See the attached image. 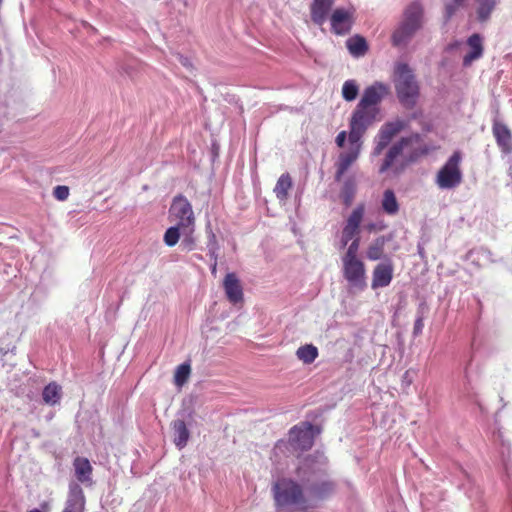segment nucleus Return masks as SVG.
Segmentation results:
<instances>
[{"label": "nucleus", "instance_id": "nucleus-1", "mask_svg": "<svg viewBox=\"0 0 512 512\" xmlns=\"http://www.w3.org/2000/svg\"><path fill=\"white\" fill-rule=\"evenodd\" d=\"M296 476L304 487L307 500H325L336 490V483L327 476L326 459L322 455H309L301 460Z\"/></svg>", "mask_w": 512, "mask_h": 512}, {"label": "nucleus", "instance_id": "nucleus-2", "mask_svg": "<svg viewBox=\"0 0 512 512\" xmlns=\"http://www.w3.org/2000/svg\"><path fill=\"white\" fill-rule=\"evenodd\" d=\"M423 25L424 7L420 2L414 1L405 7L401 20L391 34L392 46L406 48Z\"/></svg>", "mask_w": 512, "mask_h": 512}, {"label": "nucleus", "instance_id": "nucleus-3", "mask_svg": "<svg viewBox=\"0 0 512 512\" xmlns=\"http://www.w3.org/2000/svg\"><path fill=\"white\" fill-rule=\"evenodd\" d=\"M272 493L277 509H304L307 497L302 483L287 478H278L272 485Z\"/></svg>", "mask_w": 512, "mask_h": 512}, {"label": "nucleus", "instance_id": "nucleus-4", "mask_svg": "<svg viewBox=\"0 0 512 512\" xmlns=\"http://www.w3.org/2000/svg\"><path fill=\"white\" fill-rule=\"evenodd\" d=\"M394 82L399 101L405 106H414L419 96V85L408 64L396 65Z\"/></svg>", "mask_w": 512, "mask_h": 512}, {"label": "nucleus", "instance_id": "nucleus-5", "mask_svg": "<svg viewBox=\"0 0 512 512\" xmlns=\"http://www.w3.org/2000/svg\"><path fill=\"white\" fill-rule=\"evenodd\" d=\"M315 427L307 421L293 426L289 430L288 441L279 440L274 450L283 451L288 445L295 451H307L314 444Z\"/></svg>", "mask_w": 512, "mask_h": 512}, {"label": "nucleus", "instance_id": "nucleus-6", "mask_svg": "<svg viewBox=\"0 0 512 512\" xmlns=\"http://www.w3.org/2000/svg\"><path fill=\"white\" fill-rule=\"evenodd\" d=\"M460 162V152L456 151L437 172L435 183L440 189H455L462 183L463 175L460 169Z\"/></svg>", "mask_w": 512, "mask_h": 512}, {"label": "nucleus", "instance_id": "nucleus-7", "mask_svg": "<svg viewBox=\"0 0 512 512\" xmlns=\"http://www.w3.org/2000/svg\"><path fill=\"white\" fill-rule=\"evenodd\" d=\"M375 116V109H365L357 105L350 119L348 140L362 142V137L375 120Z\"/></svg>", "mask_w": 512, "mask_h": 512}, {"label": "nucleus", "instance_id": "nucleus-8", "mask_svg": "<svg viewBox=\"0 0 512 512\" xmlns=\"http://www.w3.org/2000/svg\"><path fill=\"white\" fill-rule=\"evenodd\" d=\"M169 214L176 225L183 228L195 226V216L191 203L188 199L179 194L176 195L171 203Z\"/></svg>", "mask_w": 512, "mask_h": 512}, {"label": "nucleus", "instance_id": "nucleus-9", "mask_svg": "<svg viewBox=\"0 0 512 512\" xmlns=\"http://www.w3.org/2000/svg\"><path fill=\"white\" fill-rule=\"evenodd\" d=\"M343 277L353 288L364 290L366 288V270L360 259H342Z\"/></svg>", "mask_w": 512, "mask_h": 512}, {"label": "nucleus", "instance_id": "nucleus-10", "mask_svg": "<svg viewBox=\"0 0 512 512\" xmlns=\"http://www.w3.org/2000/svg\"><path fill=\"white\" fill-rule=\"evenodd\" d=\"M349 148L345 152H341L338 156V160L335 163L336 172H335V180L340 181L346 171L351 167V165L358 159L363 142H353L352 140H348Z\"/></svg>", "mask_w": 512, "mask_h": 512}, {"label": "nucleus", "instance_id": "nucleus-11", "mask_svg": "<svg viewBox=\"0 0 512 512\" xmlns=\"http://www.w3.org/2000/svg\"><path fill=\"white\" fill-rule=\"evenodd\" d=\"M354 10L335 9L330 16L331 30L336 35L349 34L354 24Z\"/></svg>", "mask_w": 512, "mask_h": 512}, {"label": "nucleus", "instance_id": "nucleus-12", "mask_svg": "<svg viewBox=\"0 0 512 512\" xmlns=\"http://www.w3.org/2000/svg\"><path fill=\"white\" fill-rule=\"evenodd\" d=\"M404 128L403 121L397 120L384 124L376 136V145L373 149V155L378 156L389 145L395 135Z\"/></svg>", "mask_w": 512, "mask_h": 512}, {"label": "nucleus", "instance_id": "nucleus-13", "mask_svg": "<svg viewBox=\"0 0 512 512\" xmlns=\"http://www.w3.org/2000/svg\"><path fill=\"white\" fill-rule=\"evenodd\" d=\"M68 488V496L62 512H84L85 495L80 484L76 481H71Z\"/></svg>", "mask_w": 512, "mask_h": 512}, {"label": "nucleus", "instance_id": "nucleus-14", "mask_svg": "<svg viewBox=\"0 0 512 512\" xmlns=\"http://www.w3.org/2000/svg\"><path fill=\"white\" fill-rule=\"evenodd\" d=\"M387 94L388 87L381 82H375L364 90L358 106L365 109H372L371 107L380 103Z\"/></svg>", "mask_w": 512, "mask_h": 512}, {"label": "nucleus", "instance_id": "nucleus-15", "mask_svg": "<svg viewBox=\"0 0 512 512\" xmlns=\"http://www.w3.org/2000/svg\"><path fill=\"white\" fill-rule=\"evenodd\" d=\"M492 133L501 152L511 154L512 133L508 126L495 118L493 120Z\"/></svg>", "mask_w": 512, "mask_h": 512}, {"label": "nucleus", "instance_id": "nucleus-16", "mask_svg": "<svg viewBox=\"0 0 512 512\" xmlns=\"http://www.w3.org/2000/svg\"><path fill=\"white\" fill-rule=\"evenodd\" d=\"M393 278V266L390 262L380 263L373 270L372 289L387 287Z\"/></svg>", "mask_w": 512, "mask_h": 512}, {"label": "nucleus", "instance_id": "nucleus-17", "mask_svg": "<svg viewBox=\"0 0 512 512\" xmlns=\"http://www.w3.org/2000/svg\"><path fill=\"white\" fill-rule=\"evenodd\" d=\"M223 286L226 297L231 303L236 304L243 300V289L235 273L226 274Z\"/></svg>", "mask_w": 512, "mask_h": 512}, {"label": "nucleus", "instance_id": "nucleus-18", "mask_svg": "<svg viewBox=\"0 0 512 512\" xmlns=\"http://www.w3.org/2000/svg\"><path fill=\"white\" fill-rule=\"evenodd\" d=\"M335 0H313L310 7L311 20L316 25H323L334 5Z\"/></svg>", "mask_w": 512, "mask_h": 512}, {"label": "nucleus", "instance_id": "nucleus-19", "mask_svg": "<svg viewBox=\"0 0 512 512\" xmlns=\"http://www.w3.org/2000/svg\"><path fill=\"white\" fill-rule=\"evenodd\" d=\"M73 467H74L75 477L78 482H80L84 485H87V486H91L93 484V481H92L93 467L87 458L77 456L73 460Z\"/></svg>", "mask_w": 512, "mask_h": 512}, {"label": "nucleus", "instance_id": "nucleus-20", "mask_svg": "<svg viewBox=\"0 0 512 512\" xmlns=\"http://www.w3.org/2000/svg\"><path fill=\"white\" fill-rule=\"evenodd\" d=\"M471 51L463 58V66L468 67L474 60L479 59L483 54L482 38L479 34L471 35L467 40Z\"/></svg>", "mask_w": 512, "mask_h": 512}, {"label": "nucleus", "instance_id": "nucleus-21", "mask_svg": "<svg viewBox=\"0 0 512 512\" xmlns=\"http://www.w3.org/2000/svg\"><path fill=\"white\" fill-rule=\"evenodd\" d=\"M174 439L173 442L178 449H183L189 440L190 432L183 420L176 419L171 423Z\"/></svg>", "mask_w": 512, "mask_h": 512}, {"label": "nucleus", "instance_id": "nucleus-22", "mask_svg": "<svg viewBox=\"0 0 512 512\" xmlns=\"http://www.w3.org/2000/svg\"><path fill=\"white\" fill-rule=\"evenodd\" d=\"M407 144H408V141L406 139L402 138L400 141L393 144L389 148V150L386 154V157L379 169L380 173L386 172L393 165L395 159L402 154L403 149Z\"/></svg>", "mask_w": 512, "mask_h": 512}, {"label": "nucleus", "instance_id": "nucleus-23", "mask_svg": "<svg viewBox=\"0 0 512 512\" xmlns=\"http://www.w3.org/2000/svg\"><path fill=\"white\" fill-rule=\"evenodd\" d=\"M498 2L499 0H476L477 21L480 23L488 22Z\"/></svg>", "mask_w": 512, "mask_h": 512}, {"label": "nucleus", "instance_id": "nucleus-24", "mask_svg": "<svg viewBox=\"0 0 512 512\" xmlns=\"http://www.w3.org/2000/svg\"><path fill=\"white\" fill-rule=\"evenodd\" d=\"M346 47L349 51V53L353 57H361L366 54L368 51V44L366 39L363 36L360 35H354L347 39L346 41Z\"/></svg>", "mask_w": 512, "mask_h": 512}, {"label": "nucleus", "instance_id": "nucleus-25", "mask_svg": "<svg viewBox=\"0 0 512 512\" xmlns=\"http://www.w3.org/2000/svg\"><path fill=\"white\" fill-rule=\"evenodd\" d=\"M356 193H357V185H356L355 179L352 177L347 178L344 181L342 188L340 190V199H341L342 203L346 207L351 206L354 201V198L356 196Z\"/></svg>", "mask_w": 512, "mask_h": 512}, {"label": "nucleus", "instance_id": "nucleus-26", "mask_svg": "<svg viewBox=\"0 0 512 512\" xmlns=\"http://www.w3.org/2000/svg\"><path fill=\"white\" fill-rule=\"evenodd\" d=\"M386 242L387 239L385 236H379L374 239L367 249L366 257L371 261L381 259L384 255V247Z\"/></svg>", "mask_w": 512, "mask_h": 512}, {"label": "nucleus", "instance_id": "nucleus-27", "mask_svg": "<svg viewBox=\"0 0 512 512\" xmlns=\"http://www.w3.org/2000/svg\"><path fill=\"white\" fill-rule=\"evenodd\" d=\"M381 206L383 211L388 215H395L398 213L399 203L393 190L387 189L384 191Z\"/></svg>", "mask_w": 512, "mask_h": 512}, {"label": "nucleus", "instance_id": "nucleus-28", "mask_svg": "<svg viewBox=\"0 0 512 512\" xmlns=\"http://www.w3.org/2000/svg\"><path fill=\"white\" fill-rule=\"evenodd\" d=\"M42 398L46 404H57L61 398V387L55 382L49 383L43 389Z\"/></svg>", "mask_w": 512, "mask_h": 512}, {"label": "nucleus", "instance_id": "nucleus-29", "mask_svg": "<svg viewBox=\"0 0 512 512\" xmlns=\"http://www.w3.org/2000/svg\"><path fill=\"white\" fill-rule=\"evenodd\" d=\"M318 349L312 344L300 346L296 351V356L305 364H311L318 357Z\"/></svg>", "mask_w": 512, "mask_h": 512}, {"label": "nucleus", "instance_id": "nucleus-30", "mask_svg": "<svg viewBox=\"0 0 512 512\" xmlns=\"http://www.w3.org/2000/svg\"><path fill=\"white\" fill-rule=\"evenodd\" d=\"M292 187V179L288 173L282 174L274 188L276 197L279 200H284L288 196V190Z\"/></svg>", "mask_w": 512, "mask_h": 512}, {"label": "nucleus", "instance_id": "nucleus-31", "mask_svg": "<svg viewBox=\"0 0 512 512\" xmlns=\"http://www.w3.org/2000/svg\"><path fill=\"white\" fill-rule=\"evenodd\" d=\"M364 214H365V205L363 203H360L353 209V211L347 218L345 225H348L350 227H354V228L360 230V224L363 220Z\"/></svg>", "mask_w": 512, "mask_h": 512}, {"label": "nucleus", "instance_id": "nucleus-32", "mask_svg": "<svg viewBox=\"0 0 512 512\" xmlns=\"http://www.w3.org/2000/svg\"><path fill=\"white\" fill-rule=\"evenodd\" d=\"M364 214H365V205L363 203H360L353 209V211L347 218L345 225H348L350 227H354V228L360 230V224L363 220Z\"/></svg>", "mask_w": 512, "mask_h": 512}, {"label": "nucleus", "instance_id": "nucleus-33", "mask_svg": "<svg viewBox=\"0 0 512 512\" xmlns=\"http://www.w3.org/2000/svg\"><path fill=\"white\" fill-rule=\"evenodd\" d=\"M195 226L182 229L181 247L185 251H192L196 247V238L194 236Z\"/></svg>", "mask_w": 512, "mask_h": 512}, {"label": "nucleus", "instance_id": "nucleus-34", "mask_svg": "<svg viewBox=\"0 0 512 512\" xmlns=\"http://www.w3.org/2000/svg\"><path fill=\"white\" fill-rule=\"evenodd\" d=\"M180 237H182V227L175 224L165 231L163 241L168 247H173L178 243Z\"/></svg>", "mask_w": 512, "mask_h": 512}, {"label": "nucleus", "instance_id": "nucleus-35", "mask_svg": "<svg viewBox=\"0 0 512 512\" xmlns=\"http://www.w3.org/2000/svg\"><path fill=\"white\" fill-rule=\"evenodd\" d=\"M190 372L191 367L188 362L179 365L175 371L174 383L179 387L183 386L187 382Z\"/></svg>", "mask_w": 512, "mask_h": 512}, {"label": "nucleus", "instance_id": "nucleus-36", "mask_svg": "<svg viewBox=\"0 0 512 512\" xmlns=\"http://www.w3.org/2000/svg\"><path fill=\"white\" fill-rule=\"evenodd\" d=\"M500 453L505 473L508 478L512 479V454L509 445L502 442Z\"/></svg>", "mask_w": 512, "mask_h": 512}, {"label": "nucleus", "instance_id": "nucleus-37", "mask_svg": "<svg viewBox=\"0 0 512 512\" xmlns=\"http://www.w3.org/2000/svg\"><path fill=\"white\" fill-rule=\"evenodd\" d=\"M359 92L357 83L354 80H347L342 87V96L346 101H353L356 99Z\"/></svg>", "mask_w": 512, "mask_h": 512}, {"label": "nucleus", "instance_id": "nucleus-38", "mask_svg": "<svg viewBox=\"0 0 512 512\" xmlns=\"http://www.w3.org/2000/svg\"><path fill=\"white\" fill-rule=\"evenodd\" d=\"M465 0H450L445 3L444 20L448 22L463 6Z\"/></svg>", "mask_w": 512, "mask_h": 512}, {"label": "nucleus", "instance_id": "nucleus-39", "mask_svg": "<svg viewBox=\"0 0 512 512\" xmlns=\"http://www.w3.org/2000/svg\"><path fill=\"white\" fill-rule=\"evenodd\" d=\"M424 318H425V305L421 304L417 310V317L414 322L413 327V336L417 337L422 334L424 327Z\"/></svg>", "mask_w": 512, "mask_h": 512}, {"label": "nucleus", "instance_id": "nucleus-40", "mask_svg": "<svg viewBox=\"0 0 512 512\" xmlns=\"http://www.w3.org/2000/svg\"><path fill=\"white\" fill-rule=\"evenodd\" d=\"M205 230H206V234H207V243H206L207 250H219L220 247H219V244L217 241V237H216L215 233L213 232L210 223H207Z\"/></svg>", "mask_w": 512, "mask_h": 512}, {"label": "nucleus", "instance_id": "nucleus-41", "mask_svg": "<svg viewBox=\"0 0 512 512\" xmlns=\"http://www.w3.org/2000/svg\"><path fill=\"white\" fill-rule=\"evenodd\" d=\"M359 245H360V239H359V237H356L355 239L352 240V242L348 246L347 251H346L345 255L342 257V259H358L357 253L359 250Z\"/></svg>", "mask_w": 512, "mask_h": 512}, {"label": "nucleus", "instance_id": "nucleus-42", "mask_svg": "<svg viewBox=\"0 0 512 512\" xmlns=\"http://www.w3.org/2000/svg\"><path fill=\"white\" fill-rule=\"evenodd\" d=\"M53 196L59 201H64L69 196V188L64 185H58L53 190Z\"/></svg>", "mask_w": 512, "mask_h": 512}, {"label": "nucleus", "instance_id": "nucleus-43", "mask_svg": "<svg viewBox=\"0 0 512 512\" xmlns=\"http://www.w3.org/2000/svg\"><path fill=\"white\" fill-rule=\"evenodd\" d=\"M360 230L356 229L354 227H350L348 225H345L342 230V234L344 235V238L353 240L356 238V236L359 234Z\"/></svg>", "mask_w": 512, "mask_h": 512}, {"label": "nucleus", "instance_id": "nucleus-44", "mask_svg": "<svg viewBox=\"0 0 512 512\" xmlns=\"http://www.w3.org/2000/svg\"><path fill=\"white\" fill-rule=\"evenodd\" d=\"M174 57H175V60L177 62H179L182 66H184L188 70H192L193 65H192L191 60L188 57L183 56L182 54H179V53L175 54Z\"/></svg>", "mask_w": 512, "mask_h": 512}, {"label": "nucleus", "instance_id": "nucleus-45", "mask_svg": "<svg viewBox=\"0 0 512 512\" xmlns=\"http://www.w3.org/2000/svg\"><path fill=\"white\" fill-rule=\"evenodd\" d=\"M346 138H347V132L346 131L339 132L338 135L335 138L336 145L338 147H340V148H343L344 145H345Z\"/></svg>", "mask_w": 512, "mask_h": 512}, {"label": "nucleus", "instance_id": "nucleus-46", "mask_svg": "<svg viewBox=\"0 0 512 512\" xmlns=\"http://www.w3.org/2000/svg\"><path fill=\"white\" fill-rule=\"evenodd\" d=\"M212 262L217 263L219 250H207Z\"/></svg>", "mask_w": 512, "mask_h": 512}, {"label": "nucleus", "instance_id": "nucleus-47", "mask_svg": "<svg viewBox=\"0 0 512 512\" xmlns=\"http://www.w3.org/2000/svg\"><path fill=\"white\" fill-rule=\"evenodd\" d=\"M403 381H405L407 384H410L412 379L410 377V371H406L403 375Z\"/></svg>", "mask_w": 512, "mask_h": 512}, {"label": "nucleus", "instance_id": "nucleus-48", "mask_svg": "<svg viewBox=\"0 0 512 512\" xmlns=\"http://www.w3.org/2000/svg\"><path fill=\"white\" fill-rule=\"evenodd\" d=\"M210 268H211V273H212V275H214V276H215V275H216V273H217V263L212 262V263H211Z\"/></svg>", "mask_w": 512, "mask_h": 512}, {"label": "nucleus", "instance_id": "nucleus-49", "mask_svg": "<svg viewBox=\"0 0 512 512\" xmlns=\"http://www.w3.org/2000/svg\"><path fill=\"white\" fill-rule=\"evenodd\" d=\"M349 241H350V239L344 238V235L342 234V237H341L342 247H345Z\"/></svg>", "mask_w": 512, "mask_h": 512}, {"label": "nucleus", "instance_id": "nucleus-50", "mask_svg": "<svg viewBox=\"0 0 512 512\" xmlns=\"http://www.w3.org/2000/svg\"><path fill=\"white\" fill-rule=\"evenodd\" d=\"M41 507H42L43 509H45V510H48V509H49V505H48V503H46V502H44V503L41 505Z\"/></svg>", "mask_w": 512, "mask_h": 512}, {"label": "nucleus", "instance_id": "nucleus-51", "mask_svg": "<svg viewBox=\"0 0 512 512\" xmlns=\"http://www.w3.org/2000/svg\"><path fill=\"white\" fill-rule=\"evenodd\" d=\"M368 228H369V230H372V229L374 228V225H373V224H371V225H369V227H368Z\"/></svg>", "mask_w": 512, "mask_h": 512}, {"label": "nucleus", "instance_id": "nucleus-52", "mask_svg": "<svg viewBox=\"0 0 512 512\" xmlns=\"http://www.w3.org/2000/svg\"><path fill=\"white\" fill-rule=\"evenodd\" d=\"M197 259H202V256L201 255H196Z\"/></svg>", "mask_w": 512, "mask_h": 512}]
</instances>
